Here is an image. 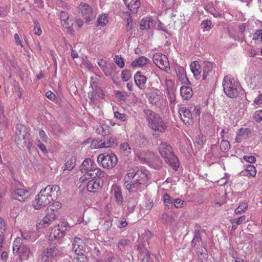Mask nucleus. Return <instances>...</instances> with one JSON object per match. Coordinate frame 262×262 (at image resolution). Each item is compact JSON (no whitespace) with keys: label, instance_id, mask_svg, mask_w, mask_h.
<instances>
[{"label":"nucleus","instance_id":"obj_1","mask_svg":"<svg viewBox=\"0 0 262 262\" xmlns=\"http://www.w3.org/2000/svg\"><path fill=\"white\" fill-rule=\"evenodd\" d=\"M124 186L129 192L143 189L148 183L147 174L136 166L128 167L124 177Z\"/></svg>","mask_w":262,"mask_h":262},{"label":"nucleus","instance_id":"obj_2","mask_svg":"<svg viewBox=\"0 0 262 262\" xmlns=\"http://www.w3.org/2000/svg\"><path fill=\"white\" fill-rule=\"evenodd\" d=\"M159 151L165 162L176 171L180 166V163L178 158L173 151L172 147L166 142H162L159 145Z\"/></svg>","mask_w":262,"mask_h":262},{"label":"nucleus","instance_id":"obj_3","mask_svg":"<svg viewBox=\"0 0 262 262\" xmlns=\"http://www.w3.org/2000/svg\"><path fill=\"white\" fill-rule=\"evenodd\" d=\"M144 112L150 128L158 133L165 131L167 126L159 114L150 110H144Z\"/></svg>","mask_w":262,"mask_h":262},{"label":"nucleus","instance_id":"obj_4","mask_svg":"<svg viewBox=\"0 0 262 262\" xmlns=\"http://www.w3.org/2000/svg\"><path fill=\"white\" fill-rule=\"evenodd\" d=\"M72 252L71 258L73 262H86L87 257L85 255V244L82 239L75 237L72 242Z\"/></svg>","mask_w":262,"mask_h":262},{"label":"nucleus","instance_id":"obj_5","mask_svg":"<svg viewBox=\"0 0 262 262\" xmlns=\"http://www.w3.org/2000/svg\"><path fill=\"white\" fill-rule=\"evenodd\" d=\"M223 86L225 94L229 98L237 97L242 90L239 83L230 75L224 77Z\"/></svg>","mask_w":262,"mask_h":262},{"label":"nucleus","instance_id":"obj_6","mask_svg":"<svg viewBox=\"0 0 262 262\" xmlns=\"http://www.w3.org/2000/svg\"><path fill=\"white\" fill-rule=\"evenodd\" d=\"M30 129L23 124L16 126L15 142L20 149H23L30 139Z\"/></svg>","mask_w":262,"mask_h":262},{"label":"nucleus","instance_id":"obj_7","mask_svg":"<svg viewBox=\"0 0 262 262\" xmlns=\"http://www.w3.org/2000/svg\"><path fill=\"white\" fill-rule=\"evenodd\" d=\"M62 253L61 249L56 242H51L41 253V262H51V259L60 256Z\"/></svg>","mask_w":262,"mask_h":262},{"label":"nucleus","instance_id":"obj_8","mask_svg":"<svg viewBox=\"0 0 262 262\" xmlns=\"http://www.w3.org/2000/svg\"><path fill=\"white\" fill-rule=\"evenodd\" d=\"M53 200L51 195L46 192L45 189H42L35 196L34 203L33 204V207L36 210L40 209L49 205Z\"/></svg>","mask_w":262,"mask_h":262},{"label":"nucleus","instance_id":"obj_9","mask_svg":"<svg viewBox=\"0 0 262 262\" xmlns=\"http://www.w3.org/2000/svg\"><path fill=\"white\" fill-rule=\"evenodd\" d=\"M97 162L103 168L110 169L115 166L117 163L118 159L113 153L111 154L103 153L98 156Z\"/></svg>","mask_w":262,"mask_h":262},{"label":"nucleus","instance_id":"obj_10","mask_svg":"<svg viewBox=\"0 0 262 262\" xmlns=\"http://www.w3.org/2000/svg\"><path fill=\"white\" fill-rule=\"evenodd\" d=\"M79 12L81 13L82 17L86 20V23L90 24L95 16L94 14L92 7L86 4L82 3L78 7Z\"/></svg>","mask_w":262,"mask_h":262},{"label":"nucleus","instance_id":"obj_11","mask_svg":"<svg viewBox=\"0 0 262 262\" xmlns=\"http://www.w3.org/2000/svg\"><path fill=\"white\" fill-rule=\"evenodd\" d=\"M10 192L12 199L21 202L27 201L30 196L29 191L24 188H14V190H10Z\"/></svg>","mask_w":262,"mask_h":262},{"label":"nucleus","instance_id":"obj_12","mask_svg":"<svg viewBox=\"0 0 262 262\" xmlns=\"http://www.w3.org/2000/svg\"><path fill=\"white\" fill-rule=\"evenodd\" d=\"M152 60L154 63L161 70L170 68L167 57L162 53L155 54L152 56Z\"/></svg>","mask_w":262,"mask_h":262},{"label":"nucleus","instance_id":"obj_13","mask_svg":"<svg viewBox=\"0 0 262 262\" xmlns=\"http://www.w3.org/2000/svg\"><path fill=\"white\" fill-rule=\"evenodd\" d=\"M179 114L182 122L187 125L193 123L192 114L190 110L185 107H180L179 109Z\"/></svg>","mask_w":262,"mask_h":262},{"label":"nucleus","instance_id":"obj_14","mask_svg":"<svg viewBox=\"0 0 262 262\" xmlns=\"http://www.w3.org/2000/svg\"><path fill=\"white\" fill-rule=\"evenodd\" d=\"M103 183V181L100 179L92 178L87 184V190L91 192H96L100 189Z\"/></svg>","mask_w":262,"mask_h":262},{"label":"nucleus","instance_id":"obj_15","mask_svg":"<svg viewBox=\"0 0 262 262\" xmlns=\"http://www.w3.org/2000/svg\"><path fill=\"white\" fill-rule=\"evenodd\" d=\"M96 165L95 162L90 158L85 159L80 166V171L82 173H85L88 176V173H92L95 169Z\"/></svg>","mask_w":262,"mask_h":262},{"label":"nucleus","instance_id":"obj_16","mask_svg":"<svg viewBox=\"0 0 262 262\" xmlns=\"http://www.w3.org/2000/svg\"><path fill=\"white\" fill-rule=\"evenodd\" d=\"M134 81L137 86L140 90L145 89L147 77L144 75L141 71L137 72L134 76Z\"/></svg>","mask_w":262,"mask_h":262},{"label":"nucleus","instance_id":"obj_17","mask_svg":"<svg viewBox=\"0 0 262 262\" xmlns=\"http://www.w3.org/2000/svg\"><path fill=\"white\" fill-rule=\"evenodd\" d=\"M205 232V230L202 229L200 226L196 225L194 227V236L191 243L192 247H195L198 243L202 241V234Z\"/></svg>","mask_w":262,"mask_h":262},{"label":"nucleus","instance_id":"obj_18","mask_svg":"<svg viewBox=\"0 0 262 262\" xmlns=\"http://www.w3.org/2000/svg\"><path fill=\"white\" fill-rule=\"evenodd\" d=\"M111 192L114 196L115 202L118 205H122L123 202V198L121 187L116 185H113L112 186Z\"/></svg>","mask_w":262,"mask_h":262},{"label":"nucleus","instance_id":"obj_19","mask_svg":"<svg viewBox=\"0 0 262 262\" xmlns=\"http://www.w3.org/2000/svg\"><path fill=\"white\" fill-rule=\"evenodd\" d=\"M64 231L58 227L52 229L49 235V241L51 242H56L64 236Z\"/></svg>","mask_w":262,"mask_h":262},{"label":"nucleus","instance_id":"obj_20","mask_svg":"<svg viewBox=\"0 0 262 262\" xmlns=\"http://www.w3.org/2000/svg\"><path fill=\"white\" fill-rule=\"evenodd\" d=\"M125 5L133 13H137L141 5L140 0H123Z\"/></svg>","mask_w":262,"mask_h":262},{"label":"nucleus","instance_id":"obj_21","mask_svg":"<svg viewBox=\"0 0 262 262\" xmlns=\"http://www.w3.org/2000/svg\"><path fill=\"white\" fill-rule=\"evenodd\" d=\"M155 25V21L151 18L147 17L141 19L140 28L142 30H147Z\"/></svg>","mask_w":262,"mask_h":262},{"label":"nucleus","instance_id":"obj_22","mask_svg":"<svg viewBox=\"0 0 262 262\" xmlns=\"http://www.w3.org/2000/svg\"><path fill=\"white\" fill-rule=\"evenodd\" d=\"M57 219V215L53 212L47 211V214L41 221L42 226L45 228L49 226L51 223Z\"/></svg>","mask_w":262,"mask_h":262},{"label":"nucleus","instance_id":"obj_23","mask_svg":"<svg viewBox=\"0 0 262 262\" xmlns=\"http://www.w3.org/2000/svg\"><path fill=\"white\" fill-rule=\"evenodd\" d=\"M138 204L137 199L135 198L130 197L126 200V208L127 210L126 214H129L134 212L136 206Z\"/></svg>","mask_w":262,"mask_h":262},{"label":"nucleus","instance_id":"obj_24","mask_svg":"<svg viewBox=\"0 0 262 262\" xmlns=\"http://www.w3.org/2000/svg\"><path fill=\"white\" fill-rule=\"evenodd\" d=\"M102 146L105 148L115 147L119 144V141L115 136L106 137L104 139V143Z\"/></svg>","mask_w":262,"mask_h":262},{"label":"nucleus","instance_id":"obj_25","mask_svg":"<svg viewBox=\"0 0 262 262\" xmlns=\"http://www.w3.org/2000/svg\"><path fill=\"white\" fill-rule=\"evenodd\" d=\"M104 93L103 90L99 87H96L95 90L89 94V98L91 101L94 102L97 99V97L101 98H103Z\"/></svg>","mask_w":262,"mask_h":262},{"label":"nucleus","instance_id":"obj_26","mask_svg":"<svg viewBox=\"0 0 262 262\" xmlns=\"http://www.w3.org/2000/svg\"><path fill=\"white\" fill-rule=\"evenodd\" d=\"M190 67L195 79H199L201 76V70L199 62L197 61H193Z\"/></svg>","mask_w":262,"mask_h":262},{"label":"nucleus","instance_id":"obj_27","mask_svg":"<svg viewBox=\"0 0 262 262\" xmlns=\"http://www.w3.org/2000/svg\"><path fill=\"white\" fill-rule=\"evenodd\" d=\"M181 95L185 100L189 99L193 95L192 89L190 86H182L180 89Z\"/></svg>","mask_w":262,"mask_h":262},{"label":"nucleus","instance_id":"obj_28","mask_svg":"<svg viewBox=\"0 0 262 262\" xmlns=\"http://www.w3.org/2000/svg\"><path fill=\"white\" fill-rule=\"evenodd\" d=\"M150 60L147 58L142 56L135 59L131 63V66L133 68L137 67H142L146 65Z\"/></svg>","mask_w":262,"mask_h":262},{"label":"nucleus","instance_id":"obj_29","mask_svg":"<svg viewBox=\"0 0 262 262\" xmlns=\"http://www.w3.org/2000/svg\"><path fill=\"white\" fill-rule=\"evenodd\" d=\"M176 72L178 79L182 83H190V82L187 77L186 71L184 68H179L178 70H176Z\"/></svg>","mask_w":262,"mask_h":262},{"label":"nucleus","instance_id":"obj_30","mask_svg":"<svg viewBox=\"0 0 262 262\" xmlns=\"http://www.w3.org/2000/svg\"><path fill=\"white\" fill-rule=\"evenodd\" d=\"M161 94L156 92L150 93L148 94V99L150 104L153 105H158L162 98Z\"/></svg>","mask_w":262,"mask_h":262},{"label":"nucleus","instance_id":"obj_31","mask_svg":"<svg viewBox=\"0 0 262 262\" xmlns=\"http://www.w3.org/2000/svg\"><path fill=\"white\" fill-rule=\"evenodd\" d=\"M95 170L93 171L92 173H88V176L92 177V178L99 179L104 178L106 176V173L101 170V169L95 166V168H94Z\"/></svg>","mask_w":262,"mask_h":262},{"label":"nucleus","instance_id":"obj_32","mask_svg":"<svg viewBox=\"0 0 262 262\" xmlns=\"http://www.w3.org/2000/svg\"><path fill=\"white\" fill-rule=\"evenodd\" d=\"M60 19L61 21H63L62 24L63 27L66 28H70L71 27L72 24H70L68 22L69 19V15L67 12L61 11L60 14Z\"/></svg>","mask_w":262,"mask_h":262},{"label":"nucleus","instance_id":"obj_33","mask_svg":"<svg viewBox=\"0 0 262 262\" xmlns=\"http://www.w3.org/2000/svg\"><path fill=\"white\" fill-rule=\"evenodd\" d=\"M46 192L51 195V196L54 199L55 196L57 195L58 192L60 190V188L58 185L47 186L45 188Z\"/></svg>","mask_w":262,"mask_h":262},{"label":"nucleus","instance_id":"obj_34","mask_svg":"<svg viewBox=\"0 0 262 262\" xmlns=\"http://www.w3.org/2000/svg\"><path fill=\"white\" fill-rule=\"evenodd\" d=\"M204 67L203 73V79H206L209 73L212 72V64L208 61L204 62Z\"/></svg>","mask_w":262,"mask_h":262},{"label":"nucleus","instance_id":"obj_35","mask_svg":"<svg viewBox=\"0 0 262 262\" xmlns=\"http://www.w3.org/2000/svg\"><path fill=\"white\" fill-rule=\"evenodd\" d=\"M110 127L106 124H102L96 129L97 134L106 136L110 134Z\"/></svg>","mask_w":262,"mask_h":262},{"label":"nucleus","instance_id":"obj_36","mask_svg":"<svg viewBox=\"0 0 262 262\" xmlns=\"http://www.w3.org/2000/svg\"><path fill=\"white\" fill-rule=\"evenodd\" d=\"M76 163V158L74 156H72L71 158L68 159L66 163L64 170H71L75 166Z\"/></svg>","mask_w":262,"mask_h":262},{"label":"nucleus","instance_id":"obj_37","mask_svg":"<svg viewBox=\"0 0 262 262\" xmlns=\"http://www.w3.org/2000/svg\"><path fill=\"white\" fill-rule=\"evenodd\" d=\"M132 148L127 142H124L120 145L121 152L125 156H128L131 154Z\"/></svg>","mask_w":262,"mask_h":262},{"label":"nucleus","instance_id":"obj_38","mask_svg":"<svg viewBox=\"0 0 262 262\" xmlns=\"http://www.w3.org/2000/svg\"><path fill=\"white\" fill-rule=\"evenodd\" d=\"M19 253L22 259H28L30 254V249L26 245H23L20 246Z\"/></svg>","mask_w":262,"mask_h":262},{"label":"nucleus","instance_id":"obj_39","mask_svg":"<svg viewBox=\"0 0 262 262\" xmlns=\"http://www.w3.org/2000/svg\"><path fill=\"white\" fill-rule=\"evenodd\" d=\"M52 132L56 136H59L62 133V129L61 126L56 123L51 125Z\"/></svg>","mask_w":262,"mask_h":262},{"label":"nucleus","instance_id":"obj_40","mask_svg":"<svg viewBox=\"0 0 262 262\" xmlns=\"http://www.w3.org/2000/svg\"><path fill=\"white\" fill-rule=\"evenodd\" d=\"M251 134V129L249 128H241L237 132V135L245 138L248 137Z\"/></svg>","mask_w":262,"mask_h":262},{"label":"nucleus","instance_id":"obj_41","mask_svg":"<svg viewBox=\"0 0 262 262\" xmlns=\"http://www.w3.org/2000/svg\"><path fill=\"white\" fill-rule=\"evenodd\" d=\"M61 207V204L59 202H55L52 205H50L47 209V211H50L55 213V211H57Z\"/></svg>","mask_w":262,"mask_h":262},{"label":"nucleus","instance_id":"obj_42","mask_svg":"<svg viewBox=\"0 0 262 262\" xmlns=\"http://www.w3.org/2000/svg\"><path fill=\"white\" fill-rule=\"evenodd\" d=\"M248 208V204L246 202H242L239 204L238 207L235 209L234 212L235 214H238L241 213L242 212H245Z\"/></svg>","mask_w":262,"mask_h":262},{"label":"nucleus","instance_id":"obj_43","mask_svg":"<svg viewBox=\"0 0 262 262\" xmlns=\"http://www.w3.org/2000/svg\"><path fill=\"white\" fill-rule=\"evenodd\" d=\"M230 143L227 140H225L224 139H222L220 144L221 150L222 152H226L230 149Z\"/></svg>","mask_w":262,"mask_h":262},{"label":"nucleus","instance_id":"obj_44","mask_svg":"<svg viewBox=\"0 0 262 262\" xmlns=\"http://www.w3.org/2000/svg\"><path fill=\"white\" fill-rule=\"evenodd\" d=\"M130 244V241L127 239H122L118 244V247L120 250L123 251L125 248Z\"/></svg>","mask_w":262,"mask_h":262},{"label":"nucleus","instance_id":"obj_45","mask_svg":"<svg viewBox=\"0 0 262 262\" xmlns=\"http://www.w3.org/2000/svg\"><path fill=\"white\" fill-rule=\"evenodd\" d=\"M108 23L107 15L103 14L100 15L97 19V26H104Z\"/></svg>","mask_w":262,"mask_h":262},{"label":"nucleus","instance_id":"obj_46","mask_svg":"<svg viewBox=\"0 0 262 262\" xmlns=\"http://www.w3.org/2000/svg\"><path fill=\"white\" fill-rule=\"evenodd\" d=\"M245 170L248 172V174H249L251 177H255L256 174V169L253 165L251 164H248L246 165Z\"/></svg>","mask_w":262,"mask_h":262},{"label":"nucleus","instance_id":"obj_47","mask_svg":"<svg viewBox=\"0 0 262 262\" xmlns=\"http://www.w3.org/2000/svg\"><path fill=\"white\" fill-rule=\"evenodd\" d=\"M252 39L256 42H262V30H257L253 35Z\"/></svg>","mask_w":262,"mask_h":262},{"label":"nucleus","instance_id":"obj_48","mask_svg":"<svg viewBox=\"0 0 262 262\" xmlns=\"http://www.w3.org/2000/svg\"><path fill=\"white\" fill-rule=\"evenodd\" d=\"M121 78L124 81H127L132 77L131 72L129 70L125 69L122 71Z\"/></svg>","mask_w":262,"mask_h":262},{"label":"nucleus","instance_id":"obj_49","mask_svg":"<svg viewBox=\"0 0 262 262\" xmlns=\"http://www.w3.org/2000/svg\"><path fill=\"white\" fill-rule=\"evenodd\" d=\"M136 142L140 147H142L147 144L148 141L144 136H140L137 139Z\"/></svg>","mask_w":262,"mask_h":262},{"label":"nucleus","instance_id":"obj_50","mask_svg":"<svg viewBox=\"0 0 262 262\" xmlns=\"http://www.w3.org/2000/svg\"><path fill=\"white\" fill-rule=\"evenodd\" d=\"M114 59L119 68H123L124 67V59L120 55H116Z\"/></svg>","mask_w":262,"mask_h":262},{"label":"nucleus","instance_id":"obj_51","mask_svg":"<svg viewBox=\"0 0 262 262\" xmlns=\"http://www.w3.org/2000/svg\"><path fill=\"white\" fill-rule=\"evenodd\" d=\"M246 216L245 215L241 216L237 219H235L231 220V223L232 224H236V225H241L243 222H246Z\"/></svg>","mask_w":262,"mask_h":262},{"label":"nucleus","instance_id":"obj_52","mask_svg":"<svg viewBox=\"0 0 262 262\" xmlns=\"http://www.w3.org/2000/svg\"><path fill=\"white\" fill-rule=\"evenodd\" d=\"M33 23L35 25L34 28V34L38 36H39L40 35H41V34L42 33V31L40 28V24L37 20H34Z\"/></svg>","mask_w":262,"mask_h":262},{"label":"nucleus","instance_id":"obj_53","mask_svg":"<svg viewBox=\"0 0 262 262\" xmlns=\"http://www.w3.org/2000/svg\"><path fill=\"white\" fill-rule=\"evenodd\" d=\"M164 202L168 208L172 206V201L171 200L170 197L167 193H165L163 195Z\"/></svg>","mask_w":262,"mask_h":262},{"label":"nucleus","instance_id":"obj_54","mask_svg":"<svg viewBox=\"0 0 262 262\" xmlns=\"http://www.w3.org/2000/svg\"><path fill=\"white\" fill-rule=\"evenodd\" d=\"M104 143V140L103 141L101 139L99 140L98 139H95L93 141L92 144L94 145V146L96 148H105L104 146H102L103 145L102 143Z\"/></svg>","mask_w":262,"mask_h":262},{"label":"nucleus","instance_id":"obj_55","mask_svg":"<svg viewBox=\"0 0 262 262\" xmlns=\"http://www.w3.org/2000/svg\"><path fill=\"white\" fill-rule=\"evenodd\" d=\"M20 183L15 179H13L10 182V190H13L14 188H20Z\"/></svg>","mask_w":262,"mask_h":262},{"label":"nucleus","instance_id":"obj_56","mask_svg":"<svg viewBox=\"0 0 262 262\" xmlns=\"http://www.w3.org/2000/svg\"><path fill=\"white\" fill-rule=\"evenodd\" d=\"M137 249L139 252L145 254L146 253L147 251H148L146 248V242L145 241L138 245Z\"/></svg>","mask_w":262,"mask_h":262},{"label":"nucleus","instance_id":"obj_57","mask_svg":"<svg viewBox=\"0 0 262 262\" xmlns=\"http://www.w3.org/2000/svg\"><path fill=\"white\" fill-rule=\"evenodd\" d=\"M207 10V12L212 14L214 17H220L221 16V14L213 7L208 8Z\"/></svg>","mask_w":262,"mask_h":262},{"label":"nucleus","instance_id":"obj_58","mask_svg":"<svg viewBox=\"0 0 262 262\" xmlns=\"http://www.w3.org/2000/svg\"><path fill=\"white\" fill-rule=\"evenodd\" d=\"M114 116L116 118L120 120L121 121H124L126 120L127 116L124 113L121 114L118 112H114Z\"/></svg>","mask_w":262,"mask_h":262},{"label":"nucleus","instance_id":"obj_59","mask_svg":"<svg viewBox=\"0 0 262 262\" xmlns=\"http://www.w3.org/2000/svg\"><path fill=\"white\" fill-rule=\"evenodd\" d=\"M254 119L257 122H260L262 121V110L257 111L254 113Z\"/></svg>","mask_w":262,"mask_h":262},{"label":"nucleus","instance_id":"obj_60","mask_svg":"<svg viewBox=\"0 0 262 262\" xmlns=\"http://www.w3.org/2000/svg\"><path fill=\"white\" fill-rule=\"evenodd\" d=\"M123 17L124 19L126 20V22H128L130 24L133 23V20L130 16V13L129 12H125L123 13Z\"/></svg>","mask_w":262,"mask_h":262},{"label":"nucleus","instance_id":"obj_61","mask_svg":"<svg viewBox=\"0 0 262 262\" xmlns=\"http://www.w3.org/2000/svg\"><path fill=\"white\" fill-rule=\"evenodd\" d=\"M201 28L206 29L207 28H211L212 27V23L210 20H204L201 24Z\"/></svg>","mask_w":262,"mask_h":262},{"label":"nucleus","instance_id":"obj_62","mask_svg":"<svg viewBox=\"0 0 262 262\" xmlns=\"http://www.w3.org/2000/svg\"><path fill=\"white\" fill-rule=\"evenodd\" d=\"M6 230V223L3 219L0 217V233L5 234Z\"/></svg>","mask_w":262,"mask_h":262},{"label":"nucleus","instance_id":"obj_63","mask_svg":"<svg viewBox=\"0 0 262 262\" xmlns=\"http://www.w3.org/2000/svg\"><path fill=\"white\" fill-rule=\"evenodd\" d=\"M243 159L250 163H253L256 161V158L253 156H244Z\"/></svg>","mask_w":262,"mask_h":262},{"label":"nucleus","instance_id":"obj_64","mask_svg":"<svg viewBox=\"0 0 262 262\" xmlns=\"http://www.w3.org/2000/svg\"><path fill=\"white\" fill-rule=\"evenodd\" d=\"M127 225V223L124 219H120L118 221L117 227L121 228L126 227Z\"/></svg>","mask_w":262,"mask_h":262}]
</instances>
